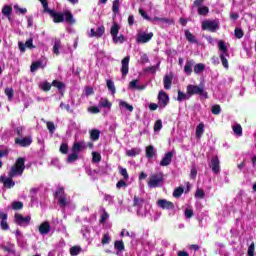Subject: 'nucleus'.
Listing matches in <instances>:
<instances>
[{
  "instance_id": "f257e3e1",
  "label": "nucleus",
  "mask_w": 256,
  "mask_h": 256,
  "mask_svg": "<svg viewBox=\"0 0 256 256\" xmlns=\"http://www.w3.org/2000/svg\"><path fill=\"white\" fill-rule=\"evenodd\" d=\"M44 13H48L52 17L54 23H63L66 21L69 25H75V18H73V13L70 10H65L63 12H56L53 9L47 8Z\"/></svg>"
},
{
  "instance_id": "f03ea898",
  "label": "nucleus",
  "mask_w": 256,
  "mask_h": 256,
  "mask_svg": "<svg viewBox=\"0 0 256 256\" xmlns=\"http://www.w3.org/2000/svg\"><path fill=\"white\" fill-rule=\"evenodd\" d=\"M163 185H165V174L163 172L151 174L148 178V187L150 189H157V187H163Z\"/></svg>"
},
{
  "instance_id": "7ed1b4c3",
  "label": "nucleus",
  "mask_w": 256,
  "mask_h": 256,
  "mask_svg": "<svg viewBox=\"0 0 256 256\" xmlns=\"http://www.w3.org/2000/svg\"><path fill=\"white\" fill-rule=\"evenodd\" d=\"M23 171H25V158L19 157L16 159L15 164L11 167L8 175L10 177H17V175H23Z\"/></svg>"
},
{
  "instance_id": "20e7f679",
  "label": "nucleus",
  "mask_w": 256,
  "mask_h": 256,
  "mask_svg": "<svg viewBox=\"0 0 256 256\" xmlns=\"http://www.w3.org/2000/svg\"><path fill=\"white\" fill-rule=\"evenodd\" d=\"M186 93L190 97H193V95H200V97H204V99H209V93L205 91V88H203V86L190 84L186 88Z\"/></svg>"
},
{
  "instance_id": "39448f33",
  "label": "nucleus",
  "mask_w": 256,
  "mask_h": 256,
  "mask_svg": "<svg viewBox=\"0 0 256 256\" xmlns=\"http://www.w3.org/2000/svg\"><path fill=\"white\" fill-rule=\"evenodd\" d=\"M121 29V27L119 26V24H117V22H115L110 29V35L112 37V41L113 43H115V45L117 44H123L125 43V35L120 34L119 35V30ZM119 35V36H118Z\"/></svg>"
},
{
  "instance_id": "423d86ee",
  "label": "nucleus",
  "mask_w": 256,
  "mask_h": 256,
  "mask_svg": "<svg viewBox=\"0 0 256 256\" xmlns=\"http://www.w3.org/2000/svg\"><path fill=\"white\" fill-rule=\"evenodd\" d=\"M202 30L216 33L219 31V22L217 20H205L202 22Z\"/></svg>"
},
{
  "instance_id": "0eeeda50",
  "label": "nucleus",
  "mask_w": 256,
  "mask_h": 256,
  "mask_svg": "<svg viewBox=\"0 0 256 256\" xmlns=\"http://www.w3.org/2000/svg\"><path fill=\"white\" fill-rule=\"evenodd\" d=\"M14 222L16 225H19L20 227H23V225L27 226L31 223V216L23 217L22 214L16 213L14 215Z\"/></svg>"
},
{
  "instance_id": "6e6552de",
  "label": "nucleus",
  "mask_w": 256,
  "mask_h": 256,
  "mask_svg": "<svg viewBox=\"0 0 256 256\" xmlns=\"http://www.w3.org/2000/svg\"><path fill=\"white\" fill-rule=\"evenodd\" d=\"M158 105L165 109L169 105V94L165 91H160L158 94Z\"/></svg>"
},
{
  "instance_id": "1a4fd4ad",
  "label": "nucleus",
  "mask_w": 256,
  "mask_h": 256,
  "mask_svg": "<svg viewBox=\"0 0 256 256\" xmlns=\"http://www.w3.org/2000/svg\"><path fill=\"white\" fill-rule=\"evenodd\" d=\"M157 205L160 209H166L167 211H173L175 209V204L167 199H159Z\"/></svg>"
},
{
  "instance_id": "9d476101",
  "label": "nucleus",
  "mask_w": 256,
  "mask_h": 256,
  "mask_svg": "<svg viewBox=\"0 0 256 256\" xmlns=\"http://www.w3.org/2000/svg\"><path fill=\"white\" fill-rule=\"evenodd\" d=\"M129 61H131V57L130 56H126L121 60V73H122V77H127V75H129Z\"/></svg>"
},
{
  "instance_id": "9b49d317",
  "label": "nucleus",
  "mask_w": 256,
  "mask_h": 256,
  "mask_svg": "<svg viewBox=\"0 0 256 256\" xmlns=\"http://www.w3.org/2000/svg\"><path fill=\"white\" fill-rule=\"evenodd\" d=\"M15 145H19V147H29L31 143H33V138L31 136H26L24 138H15Z\"/></svg>"
},
{
  "instance_id": "f8f14e48",
  "label": "nucleus",
  "mask_w": 256,
  "mask_h": 256,
  "mask_svg": "<svg viewBox=\"0 0 256 256\" xmlns=\"http://www.w3.org/2000/svg\"><path fill=\"white\" fill-rule=\"evenodd\" d=\"M173 155L174 153L171 151L166 152L164 157L160 161V167H169V165H171V162L173 161Z\"/></svg>"
},
{
  "instance_id": "ddd939ff",
  "label": "nucleus",
  "mask_w": 256,
  "mask_h": 256,
  "mask_svg": "<svg viewBox=\"0 0 256 256\" xmlns=\"http://www.w3.org/2000/svg\"><path fill=\"white\" fill-rule=\"evenodd\" d=\"M210 169L215 173V175H218L221 166L219 165V156H214L211 159V162L209 164Z\"/></svg>"
},
{
  "instance_id": "4468645a",
  "label": "nucleus",
  "mask_w": 256,
  "mask_h": 256,
  "mask_svg": "<svg viewBox=\"0 0 256 256\" xmlns=\"http://www.w3.org/2000/svg\"><path fill=\"white\" fill-rule=\"evenodd\" d=\"M19 50L21 53H25L27 49H35V45H33V38L28 39L25 43L19 42L18 43Z\"/></svg>"
},
{
  "instance_id": "2eb2a0df",
  "label": "nucleus",
  "mask_w": 256,
  "mask_h": 256,
  "mask_svg": "<svg viewBox=\"0 0 256 256\" xmlns=\"http://www.w3.org/2000/svg\"><path fill=\"white\" fill-rule=\"evenodd\" d=\"M105 35V26H100L96 29L91 28L89 37H96V39H101Z\"/></svg>"
},
{
  "instance_id": "dca6fc26",
  "label": "nucleus",
  "mask_w": 256,
  "mask_h": 256,
  "mask_svg": "<svg viewBox=\"0 0 256 256\" xmlns=\"http://www.w3.org/2000/svg\"><path fill=\"white\" fill-rule=\"evenodd\" d=\"M38 231H39L40 235H49V233L51 231V224H49V222H47V221L41 223L38 228Z\"/></svg>"
},
{
  "instance_id": "f3484780",
  "label": "nucleus",
  "mask_w": 256,
  "mask_h": 256,
  "mask_svg": "<svg viewBox=\"0 0 256 256\" xmlns=\"http://www.w3.org/2000/svg\"><path fill=\"white\" fill-rule=\"evenodd\" d=\"M0 181L3 183L4 187L6 189H11L12 187H15V181H13V177L5 178L4 176H0Z\"/></svg>"
},
{
  "instance_id": "a211bd4d",
  "label": "nucleus",
  "mask_w": 256,
  "mask_h": 256,
  "mask_svg": "<svg viewBox=\"0 0 256 256\" xmlns=\"http://www.w3.org/2000/svg\"><path fill=\"white\" fill-rule=\"evenodd\" d=\"M153 39V32L143 33L138 36V43H149Z\"/></svg>"
},
{
  "instance_id": "6ab92c4d",
  "label": "nucleus",
  "mask_w": 256,
  "mask_h": 256,
  "mask_svg": "<svg viewBox=\"0 0 256 256\" xmlns=\"http://www.w3.org/2000/svg\"><path fill=\"white\" fill-rule=\"evenodd\" d=\"M144 203H145V199L135 195L134 198H133L132 207H137L138 209H143Z\"/></svg>"
},
{
  "instance_id": "aec40b11",
  "label": "nucleus",
  "mask_w": 256,
  "mask_h": 256,
  "mask_svg": "<svg viewBox=\"0 0 256 256\" xmlns=\"http://www.w3.org/2000/svg\"><path fill=\"white\" fill-rule=\"evenodd\" d=\"M164 89H171V85L173 84V74L165 75L163 79Z\"/></svg>"
},
{
  "instance_id": "412c9836",
  "label": "nucleus",
  "mask_w": 256,
  "mask_h": 256,
  "mask_svg": "<svg viewBox=\"0 0 256 256\" xmlns=\"http://www.w3.org/2000/svg\"><path fill=\"white\" fill-rule=\"evenodd\" d=\"M11 13H13V7L11 5H5L2 8V15L8 18V21H11Z\"/></svg>"
},
{
  "instance_id": "4be33fe9",
  "label": "nucleus",
  "mask_w": 256,
  "mask_h": 256,
  "mask_svg": "<svg viewBox=\"0 0 256 256\" xmlns=\"http://www.w3.org/2000/svg\"><path fill=\"white\" fill-rule=\"evenodd\" d=\"M204 133H205V124L201 122L196 127V139H201Z\"/></svg>"
},
{
  "instance_id": "5701e85b",
  "label": "nucleus",
  "mask_w": 256,
  "mask_h": 256,
  "mask_svg": "<svg viewBox=\"0 0 256 256\" xmlns=\"http://www.w3.org/2000/svg\"><path fill=\"white\" fill-rule=\"evenodd\" d=\"M98 105L103 109H111V107H113V103H111L107 98H101Z\"/></svg>"
},
{
  "instance_id": "b1692460",
  "label": "nucleus",
  "mask_w": 256,
  "mask_h": 256,
  "mask_svg": "<svg viewBox=\"0 0 256 256\" xmlns=\"http://www.w3.org/2000/svg\"><path fill=\"white\" fill-rule=\"evenodd\" d=\"M193 65V60L186 61V64L184 66V73H186V75H191V73H193Z\"/></svg>"
},
{
  "instance_id": "393cba45",
  "label": "nucleus",
  "mask_w": 256,
  "mask_h": 256,
  "mask_svg": "<svg viewBox=\"0 0 256 256\" xmlns=\"http://www.w3.org/2000/svg\"><path fill=\"white\" fill-rule=\"evenodd\" d=\"M218 48H219V51H222V54L229 56V50L227 49V44H225V41L220 40L218 42Z\"/></svg>"
},
{
  "instance_id": "a878e982",
  "label": "nucleus",
  "mask_w": 256,
  "mask_h": 256,
  "mask_svg": "<svg viewBox=\"0 0 256 256\" xmlns=\"http://www.w3.org/2000/svg\"><path fill=\"white\" fill-rule=\"evenodd\" d=\"M146 157L147 159H153L155 157V146L149 145L146 147Z\"/></svg>"
},
{
  "instance_id": "bb28decb",
  "label": "nucleus",
  "mask_w": 256,
  "mask_h": 256,
  "mask_svg": "<svg viewBox=\"0 0 256 256\" xmlns=\"http://www.w3.org/2000/svg\"><path fill=\"white\" fill-rule=\"evenodd\" d=\"M185 37L186 40L189 43H199V41L197 40V38H195V36L193 35V33H191V31L189 30H185Z\"/></svg>"
},
{
  "instance_id": "cd10ccee",
  "label": "nucleus",
  "mask_w": 256,
  "mask_h": 256,
  "mask_svg": "<svg viewBox=\"0 0 256 256\" xmlns=\"http://www.w3.org/2000/svg\"><path fill=\"white\" fill-rule=\"evenodd\" d=\"M141 154V148H132L126 151L127 157H137V155Z\"/></svg>"
},
{
  "instance_id": "c85d7f7f",
  "label": "nucleus",
  "mask_w": 256,
  "mask_h": 256,
  "mask_svg": "<svg viewBox=\"0 0 256 256\" xmlns=\"http://www.w3.org/2000/svg\"><path fill=\"white\" fill-rule=\"evenodd\" d=\"M99 137H101V131L97 129H93L90 131V139L92 141H99Z\"/></svg>"
},
{
  "instance_id": "c756f323",
  "label": "nucleus",
  "mask_w": 256,
  "mask_h": 256,
  "mask_svg": "<svg viewBox=\"0 0 256 256\" xmlns=\"http://www.w3.org/2000/svg\"><path fill=\"white\" fill-rule=\"evenodd\" d=\"M153 21H161L162 23H168V25H175V20L169 18H160L156 16L152 18V22Z\"/></svg>"
},
{
  "instance_id": "7c9ffc66",
  "label": "nucleus",
  "mask_w": 256,
  "mask_h": 256,
  "mask_svg": "<svg viewBox=\"0 0 256 256\" xmlns=\"http://www.w3.org/2000/svg\"><path fill=\"white\" fill-rule=\"evenodd\" d=\"M81 251H83V248H81V246H79V245L72 246L70 248V255L77 256L81 253Z\"/></svg>"
},
{
  "instance_id": "2f4dec72",
  "label": "nucleus",
  "mask_w": 256,
  "mask_h": 256,
  "mask_svg": "<svg viewBox=\"0 0 256 256\" xmlns=\"http://www.w3.org/2000/svg\"><path fill=\"white\" fill-rule=\"evenodd\" d=\"M161 62H158L155 66H149L144 69L145 73H157L159 71V67Z\"/></svg>"
},
{
  "instance_id": "473e14b6",
  "label": "nucleus",
  "mask_w": 256,
  "mask_h": 256,
  "mask_svg": "<svg viewBox=\"0 0 256 256\" xmlns=\"http://www.w3.org/2000/svg\"><path fill=\"white\" fill-rule=\"evenodd\" d=\"M129 87H131L132 89H138V91L145 89V86H139V80H137V79L132 80L129 83Z\"/></svg>"
},
{
  "instance_id": "72a5a7b5",
  "label": "nucleus",
  "mask_w": 256,
  "mask_h": 256,
  "mask_svg": "<svg viewBox=\"0 0 256 256\" xmlns=\"http://www.w3.org/2000/svg\"><path fill=\"white\" fill-rule=\"evenodd\" d=\"M85 149V146H82L81 143L75 142L72 146V153H79Z\"/></svg>"
},
{
  "instance_id": "f704fd0d",
  "label": "nucleus",
  "mask_w": 256,
  "mask_h": 256,
  "mask_svg": "<svg viewBox=\"0 0 256 256\" xmlns=\"http://www.w3.org/2000/svg\"><path fill=\"white\" fill-rule=\"evenodd\" d=\"M3 157H9V148L4 145H0V159H3Z\"/></svg>"
},
{
  "instance_id": "c9c22d12",
  "label": "nucleus",
  "mask_w": 256,
  "mask_h": 256,
  "mask_svg": "<svg viewBox=\"0 0 256 256\" xmlns=\"http://www.w3.org/2000/svg\"><path fill=\"white\" fill-rule=\"evenodd\" d=\"M184 191H185V189L181 186L175 188L173 191V197H175V199H179V197H181V195H183Z\"/></svg>"
},
{
  "instance_id": "e433bc0d",
  "label": "nucleus",
  "mask_w": 256,
  "mask_h": 256,
  "mask_svg": "<svg viewBox=\"0 0 256 256\" xmlns=\"http://www.w3.org/2000/svg\"><path fill=\"white\" fill-rule=\"evenodd\" d=\"M203 71H205V64L198 63L194 66V73H196V75H199V73H203Z\"/></svg>"
},
{
  "instance_id": "4c0bfd02",
  "label": "nucleus",
  "mask_w": 256,
  "mask_h": 256,
  "mask_svg": "<svg viewBox=\"0 0 256 256\" xmlns=\"http://www.w3.org/2000/svg\"><path fill=\"white\" fill-rule=\"evenodd\" d=\"M114 247L117 249V251H125V243H123V240L115 241Z\"/></svg>"
},
{
  "instance_id": "58836bf2",
  "label": "nucleus",
  "mask_w": 256,
  "mask_h": 256,
  "mask_svg": "<svg viewBox=\"0 0 256 256\" xmlns=\"http://www.w3.org/2000/svg\"><path fill=\"white\" fill-rule=\"evenodd\" d=\"M235 135H238V137H241L243 135V127H241V124H236L232 127Z\"/></svg>"
},
{
  "instance_id": "ea45409f",
  "label": "nucleus",
  "mask_w": 256,
  "mask_h": 256,
  "mask_svg": "<svg viewBox=\"0 0 256 256\" xmlns=\"http://www.w3.org/2000/svg\"><path fill=\"white\" fill-rule=\"evenodd\" d=\"M4 93L8 97V101H13V97L15 96V91L13 88H6Z\"/></svg>"
},
{
  "instance_id": "a19ab883",
  "label": "nucleus",
  "mask_w": 256,
  "mask_h": 256,
  "mask_svg": "<svg viewBox=\"0 0 256 256\" xmlns=\"http://www.w3.org/2000/svg\"><path fill=\"white\" fill-rule=\"evenodd\" d=\"M120 175L123 177L125 181H129V173L127 172V168H123L121 166L118 167Z\"/></svg>"
},
{
  "instance_id": "79ce46f5",
  "label": "nucleus",
  "mask_w": 256,
  "mask_h": 256,
  "mask_svg": "<svg viewBox=\"0 0 256 256\" xmlns=\"http://www.w3.org/2000/svg\"><path fill=\"white\" fill-rule=\"evenodd\" d=\"M198 15H201L202 17H205L209 15V7L207 6H201L198 8Z\"/></svg>"
},
{
  "instance_id": "37998d69",
  "label": "nucleus",
  "mask_w": 256,
  "mask_h": 256,
  "mask_svg": "<svg viewBox=\"0 0 256 256\" xmlns=\"http://www.w3.org/2000/svg\"><path fill=\"white\" fill-rule=\"evenodd\" d=\"M52 87H55L56 89L61 91V89H65V83H63L59 80H53L52 81Z\"/></svg>"
},
{
  "instance_id": "c03bdc74",
  "label": "nucleus",
  "mask_w": 256,
  "mask_h": 256,
  "mask_svg": "<svg viewBox=\"0 0 256 256\" xmlns=\"http://www.w3.org/2000/svg\"><path fill=\"white\" fill-rule=\"evenodd\" d=\"M220 60L224 69H229V60H227V54H220Z\"/></svg>"
},
{
  "instance_id": "a18cd8bd",
  "label": "nucleus",
  "mask_w": 256,
  "mask_h": 256,
  "mask_svg": "<svg viewBox=\"0 0 256 256\" xmlns=\"http://www.w3.org/2000/svg\"><path fill=\"white\" fill-rule=\"evenodd\" d=\"M119 106L124 107L125 109H127V111H130V113H133V109H134L133 106L127 103L126 101L120 100Z\"/></svg>"
},
{
  "instance_id": "49530a36",
  "label": "nucleus",
  "mask_w": 256,
  "mask_h": 256,
  "mask_svg": "<svg viewBox=\"0 0 256 256\" xmlns=\"http://www.w3.org/2000/svg\"><path fill=\"white\" fill-rule=\"evenodd\" d=\"M12 209L14 211H21V209H23V202L21 201L12 202Z\"/></svg>"
},
{
  "instance_id": "de8ad7c7",
  "label": "nucleus",
  "mask_w": 256,
  "mask_h": 256,
  "mask_svg": "<svg viewBox=\"0 0 256 256\" xmlns=\"http://www.w3.org/2000/svg\"><path fill=\"white\" fill-rule=\"evenodd\" d=\"M79 159V154L73 152L72 154H69L67 157V163H75Z\"/></svg>"
},
{
  "instance_id": "09e8293b",
  "label": "nucleus",
  "mask_w": 256,
  "mask_h": 256,
  "mask_svg": "<svg viewBox=\"0 0 256 256\" xmlns=\"http://www.w3.org/2000/svg\"><path fill=\"white\" fill-rule=\"evenodd\" d=\"M41 65H43V63L41 61L33 62L30 66V71L32 73H35V71H37V69H39V67H41Z\"/></svg>"
},
{
  "instance_id": "8fccbe9b",
  "label": "nucleus",
  "mask_w": 256,
  "mask_h": 256,
  "mask_svg": "<svg viewBox=\"0 0 256 256\" xmlns=\"http://www.w3.org/2000/svg\"><path fill=\"white\" fill-rule=\"evenodd\" d=\"M58 205H60L62 208L67 207V196H59Z\"/></svg>"
},
{
  "instance_id": "3c124183",
  "label": "nucleus",
  "mask_w": 256,
  "mask_h": 256,
  "mask_svg": "<svg viewBox=\"0 0 256 256\" xmlns=\"http://www.w3.org/2000/svg\"><path fill=\"white\" fill-rule=\"evenodd\" d=\"M101 243L102 245H109V243H111V236L109 235V233H105L103 235Z\"/></svg>"
},
{
  "instance_id": "603ef678",
  "label": "nucleus",
  "mask_w": 256,
  "mask_h": 256,
  "mask_svg": "<svg viewBox=\"0 0 256 256\" xmlns=\"http://www.w3.org/2000/svg\"><path fill=\"white\" fill-rule=\"evenodd\" d=\"M234 35H235L236 39H243V35H245V33L243 32V29L235 28Z\"/></svg>"
},
{
  "instance_id": "864d4df0",
  "label": "nucleus",
  "mask_w": 256,
  "mask_h": 256,
  "mask_svg": "<svg viewBox=\"0 0 256 256\" xmlns=\"http://www.w3.org/2000/svg\"><path fill=\"white\" fill-rule=\"evenodd\" d=\"M92 161H93V163H100L101 162V154L98 152H92Z\"/></svg>"
},
{
  "instance_id": "5fc2aeb1",
  "label": "nucleus",
  "mask_w": 256,
  "mask_h": 256,
  "mask_svg": "<svg viewBox=\"0 0 256 256\" xmlns=\"http://www.w3.org/2000/svg\"><path fill=\"white\" fill-rule=\"evenodd\" d=\"M185 99H187V94H185L183 91L178 90V97H177V101L179 103H182L183 101H185Z\"/></svg>"
},
{
  "instance_id": "6e6d98bb",
  "label": "nucleus",
  "mask_w": 256,
  "mask_h": 256,
  "mask_svg": "<svg viewBox=\"0 0 256 256\" xmlns=\"http://www.w3.org/2000/svg\"><path fill=\"white\" fill-rule=\"evenodd\" d=\"M60 153L63 155H67V153H69V145H67V143H62L60 145Z\"/></svg>"
},
{
  "instance_id": "4d7b16f0",
  "label": "nucleus",
  "mask_w": 256,
  "mask_h": 256,
  "mask_svg": "<svg viewBox=\"0 0 256 256\" xmlns=\"http://www.w3.org/2000/svg\"><path fill=\"white\" fill-rule=\"evenodd\" d=\"M196 199H204L205 198V191L203 189H197L195 192Z\"/></svg>"
},
{
  "instance_id": "13d9d810",
  "label": "nucleus",
  "mask_w": 256,
  "mask_h": 256,
  "mask_svg": "<svg viewBox=\"0 0 256 256\" xmlns=\"http://www.w3.org/2000/svg\"><path fill=\"white\" fill-rule=\"evenodd\" d=\"M54 197H65V189L63 187H59L55 193Z\"/></svg>"
},
{
  "instance_id": "bf43d9fd",
  "label": "nucleus",
  "mask_w": 256,
  "mask_h": 256,
  "mask_svg": "<svg viewBox=\"0 0 256 256\" xmlns=\"http://www.w3.org/2000/svg\"><path fill=\"white\" fill-rule=\"evenodd\" d=\"M248 256H255V242H252L250 246L248 247L247 251Z\"/></svg>"
},
{
  "instance_id": "052dcab7",
  "label": "nucleus",
  "mask_w": 256,
  "mask_h": 256,
  "mask_svg": "<svg viewBox=\"0 0 256 256\" xmlns=\"http://www.w3.org/2000/svg\"><path fill=\"white\" fill-rule=\"evenodd\" d=\"M107 88L111 93L115 94V84L113 83V80H107L106 81Z\"/></svg>"
},
{
  "instance_id": "680f3d73",
  "label": "nucleus",
  "mask_w": 256,
  "mask_h": 256,
  "mask_svg": "<svg viewBox=\"0 0 256 256\" xmlns=\"http://www.w3.org/2000/svg\"><path fill=\"white\" fill-rule=\"evenodd\" d=\"M59 47H61V41L56 40L53 46V53H55V55H59Z\"/></svg>"
},
{
  "instance_id": "e2e57ef3",
  "label": "nucleus",
  "mask_w": 256,
  "mask_h": 256,
  "mask_svg": "<svg viewBox=\"0 0 256 256\" xmlns=\"http://www.w3.org/2000/svg\"><path fill=\"white\" fill-rule=\"evenodd\" d=\"M221 113V106L216 104L212 106V115H219Z\"/></svg>"
},
{
  "instance_id": "0e129e2a",
  "label": "nucleus",
  "mask_w": 256,
  "mask_h": 256,
  "mask_svg": "<svg viewBox=\"0 0 256 256\" xmlns=\"http://www.w3.org/2000/svg\"><path fill=\"white\" fill-rule=\"evenodd\" d=\"M46 127L50 133H55V123L49 121L46 123Z\"/></svg>"
},
{
  "instance_id": "69168bd1",
  "label": "nucleus",
  "mask_w": 256,
  "mask_h": 256,
  "mask_svg": "<svg viewBox=\"0 0 256 256\" xmlns=\"http://www.w3.org/2000/svg\"><path fill=\"white\" fill-rule=\"evenodd\" d=\"M119 0H114L112 5L113 13H119Z\"/></svg>"
},
{
  "instance_id": "338daca9",
  "label": "nucleus",
  "mask_w": 256,
  "mask_h": 256,
  "mask_svg": "<svg viewBox=\"0 0 256 256\" xmlns=\"http://www.w3.org/2000/svg\"><path fill=\"white\" fill-rule=\"evenodd\" d=\"M190 179H197V168L195 166H192L190 170Z\"/></svg>"
},
{
  "instance_id": "774afa93",
  "label": "nucleus",
  "mask_w": 256,
  "mask_h": 256,
  "mask_svg": "<svg viewBox=\"0 0 256 256\" xmlns=\"http://www.w3.org/2000/svg\"><path fill=\"white\" fill-rule=\"evenodd\" d=\"M51 87H53V85H52L51 83L45 81V82L43 83L41 89H42L43 91H46V92H47V91H51Z\"/></svg>"
}]
</instances>
